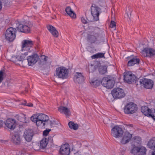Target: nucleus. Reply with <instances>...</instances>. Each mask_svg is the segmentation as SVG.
I'll return each mask as SVG.
<instances>
[{
	"mask_svg": "<svg viewBox=\"0 0 155 155\" xmlns=\"http://www.w3.org/2000/svg\"><path fill=\"white\" fill-rule=\"evenodd\" d=\"M34 42L31 40L25 39L23 40L21 42V55L12 56L10 61L16 64H18V61L24 60L28 54L34 51Z\"/></svg>",
	"mask_w": 155,
	"mask_h": 155,
	"instance_id": "nucleus-1",
	"label": "nucleus"
},
{
	"mask_svg": "<svg viewBox=\"0 0 155 155\" xmlns=\"http://www.w3.org/2000/svg\"><path fill=\"white\" fill-rule=\"evenodd\" d=\"M49 119L48 117L43 114H34L31 117V120L38 126H45Z\"/></svg>",
	"mask_w": 155,
	"mask_h": 155,
	"instance_id": "nucleus-2",
	"label": "nucleus"
},
{
	"mask_svg": "<svg viewBox=\"0 0 155 155\" xmlns=\"http://www.w3.org/2000/svg\"><path fill=\"white\" fill-rule=\"evenodd\" d=\"M12 25L16 27L20 31L27 33L30 32L31 28L33 26L31 22H28L24 25L21 24L17 21H15Z\"/></svg>",
	"mask_w": 155,
	"mask_h": 155,
	"instance_id": "nucleus-3",
	"label": "nucleus"
},
{
	"mask_svg": "<svg viewBox=\"0 0 155 155\" xmlns=\"http://www.w3.org/2000/svg\"><path fill=\"white\" fill-rule=\"evenodd\" d=\"M101 12V9L98 6L93 4L91 7V16L87 17L88 21L92 22L99 20V14Z\"/></svg>",
	"mask_w": 155,
	"mask_h": 155,
	"instance_id": "nucleus-4",
	"label": "nucleus"
},
{
	"mask_svg": "<svg viewBox=\"0 0 155 155\" xmlns=\"http://www.w3.org/2000/svg\"><path fill=\"white\" fill-rule=\"evenodd\" d=\"M69 71L65 67H61L56 68L54 76L57 78L66 79L68 77Z\"/></svg>",
	"mask_w": 155,
	"mask_h": 155,
	"instance_id": "nucleus-5",
	"label": "nucleus"
},
{
	"mask_svg": "<svg viewBox=\"0 0 155 155\" xmlns=\"http://www.w3.org/2000/svg\"><path fill=\"white\" fill-rule=\"evenodd\" d=\"M115 83V78L111 76L104 77L101 81L103 85L108 89L113 88Z\"/></svg>",
	"mask_w": 155,
	"mask_h": 155,
	"instance_id": "nucleus-6",
	"label": "nucleus"
},
{
	"mask_svg": "<svg viewBox=\"0 0 155 155\" xmlns=\"http://www.w3.org/2000/svg\"><path fill=\"white\" fill-rule=\"evenodd\" d=\"M111 94L114 98L117 99L122 98L125 95L123 90L119 87L114 88L111 91Z\"/></svg>",
	"mask_w": 155,
	"mask_h": 155,
	"instance_id": "nucleus-7",
	"label": "nucleus"
},
{
	"mask_svg": "<svg viewBox=\"0 0 155 155\" xmlns=\"http://www.w3.org/2000/svg\"><path fill=\"white\" fill-rule=\"evenodd\" d=\"M137 109L136 105L133 103L131 102L125 105L124 107V112L127 114H132L135 113Z\"/></svg>",
	"mask_w": 155,
	"mask_h": 155,
	"instance_id": "nucleus-8",
	"label": "nucleus"
},
{
	"mask_svg": "<svg viewBox=\"0 0 155 155\" xmlns=\"http://www.w3.org/2000/svg\"><path fill=\"white\" fill-rule=\"evenodd\" d=\"M111 133L112 136L117 138L121 137L123 134V132L121 128L117 125L112 129Z\"/></svg>",
	"mask_w": 155,
	"mask_h": 155,
	"instance_id": "nucleus-9",
	"label": "nucleus"
},
{
	"mask_svg": "<svg viewBox=\"0 0 155 155\" xmlns=\"http://www.w3.org/2000/svg\"><path fill=\"white\" fill-rule=\"evenodd\" d=\"M136 77L132 72L130 71L126 72L124 73V81L127 83L130 84L136 81Z\"/></svg>",
	"mask_w": 155,
	"mask_h": 155,
	"instance_id": "nucleus-10",
	"label": "nucleus"
},
{
	"mask_svg": "<svg viewBox=\"0 0 155 155\" xmlns=\"http://www.w3.org/2000/svg\"><path fill=\"white\" fill-rule=\"evenodd\" d=\"M140 83L143 87L147 89H151L153 85V81L150 79L143 78L140 79Z\"/></svg>",
	"mask_w": 155,
	"mask_h": 155,
	"instance_id": "nucleus-11",
	"label": "nucleus"
},
{
	"mask_svg": "<svg viewBox=\"0 0 155 155\" xmlns=\"http://www.w3.org/2000/svg\"><path fill=\"white\" fill-rule=\"evenodd\" d=\"M39 58L38 55L36 54H34L27 57L28 65L33 66L38 61Z\"/></svg>",
	"mask_w": 155,
	"mask_h": 155,
	"instance_id": "nucleus-12",
	"label": "nucleus"
},
{
	"mask_svg": "<svg viewBox=\"0 0 155 155\" xmlns=\"http://www.w3.org/2000/svg\"><path fill=\"white\" fill-rule=\"evenodd\" d=\"M70 153L69 145L68 143H65L61 146L60 153L61 155H69Z\"/></svg>",
	"mask_w": 155,
	"mask_h": 155,
	"instance_id": "nucleus-13",
	"label": "nucleus"
},
{
	"mask_svg": "<svg viewBox=\"0 0 155 155\" xmlns=\"http://www.w3.org/2000/svg\"><path fill=\"white\" fill-rule=\"evenodd\" d=\"M73 80L75 83L80 84L84 81V77L82 73L76 72L73 78Z\"/></svg>",
	"mask_w": 155,
	"mask_h": 155,
	"instance_id": "nucleus-14",
	"label": "nucleus"
},
{
	"mask_svg": "<svg viewBox=\"0 0 155 155\" xmlns=\"http://www.w3.org/2000/svg\"><path fill=\"white\" fill-rule=\"evenodd\" d=\"M33 136V130L31 129L26 130L24 132L23 137L25 140L28 141H30Z\"/></svg>",
	"mask_w": 155,
	"mask_h": 155,
	"instance_id": "nucleus-15",
	"label": "nucleus"
},
{
	"mask_svg": "<svg viewBox=\"0 0 155 155\" xmlns=\"http://www.w3.org/2000/svg\"><path fill=\"white\" fill-rule=\"evenodd\" d=\"M142 53L144 56L150 57L155 54V51L152 48H146L142 51Z\"/></svg>",
	"mask_w": 155,
	"mask_h": 155,
	"instance_id": "nucleus-16",
	"label": "nucleus"
},
{
	"mask_svg": "<svg viewBox=\"0 0 155 155\" xmlns=\"http://www.w3.org/2000/svg\"><path fill=\"white\" fill-rule=\"evenodd\" d=\"M127 58L129 60L127 64L128 66H132L135 64H139V63L140 59L136 56L133 57V56H131L128 57Z\"/></svg>",
	"mask_w": 155,
	"mask_h": 155,
	"instance_id": "nucleus-17",
	"label": "nucleus"
},
{
	"mask_svg": "<svg viewBox=\"0 0 155 155\" xmlns=\"http://www.w3.org/2000/svg\"><path fill=\"white\" fill-rule=\"evenodd\" d=\"M14 22H12L11 25L12 26H10V42H13L16 38V33L17 32L16 27L12 25Z\"/></svg>",
	"mask_w": 155,
	"mask_h": 155,
	"instance_id": "nucleus-18",
	"label": "nucleus"
},
{
	"mask_svg": "<svg viewBox=\"0 0 155 155\" xmlns=\"http://www.w3.org/2000/svg\"><path fill=\"white\" fill-rule=\"evenodd\" d=\"M12 141L16 145H19L21 143V139L19 134L17 132H15L12 136Z\"/></svg>",
	"mask_w": 155,
	"mask_h": 155,
	"instance_id": "nucleus-19",
	"label": "nucleus"
},
{
	"mask_svg": "<svg viewBox=\"0 0 155 155\" xmlns=\"http://www.w3.org/2000/svg\"><path fill=\"white\" fill-rule=\"evenodd\" d=\"M132 137V135L128 132H126L123 137L121 141V143L123 144H125L128 143Z\"/></svg>",
	"mask_w": 155,
	"mask_h": 155,
	"instance_id": "nucleus-20",
	"label": "nucleus"
},
{
	"mask_svg": "<svg viewBox=\"0 0 155 155\" xmlns=\"http://www.w3.org/2000/svg\"><path fill=\"white\" fill-rule=\"evenodd\" d=\"M147 145L150 148L155 150V137H153L150 140ZM152 155H155V151L152 153Z\"/></svg>",
	"mask_w": 155,
	"mask_h": 155,
	"instance_id": "nucleus-21",
	"label": "nucleus"
},
{
	"mask_svg": "<svg viewBox=\"0 0 155 155\" xmlns=\"http://www.w3.org/2000/svg\"><path fill=\"white\" fill-rule=\"evenodd\" d=\"M58 111L61 113L64 114L66 116H69L71 115V112L70 109L65 107L60 106L58 107Z\"/></svg>",
	"mask_w": 155,
	"mask_h": 155,
	"instance_id": "nucleus-22",
	"label": "nucleus"
},
{
	"mask_svg": "<svg viewBox=\"0 0 155 155\" xmlns=\"http://www.w3.org/2000/svg\"><path fill=\"white\" fill-rule=\"evenodd\" d=\"M47 27L48 30L54 37L57 38L58 37V32L54 26L51 25H48Z\"/></svg>",
	"mask_w": 155,
	"mask_h": 155,
	"instance_id": "nucleus-23",
	"label": "nucleus"
},
{
	"mask_svg": "<svg viewBox=\"0 0 155 155\" xmlns=\"http://www.w3.org/2000/svg\"><path fill=\"white\" fill-rule=\"evenodd\" d=\"M48 59V57L47 56H45L44 55L41 56V58L40 60L39 64L41 65H48V66L47 67V68H49L51 63H47V59Z\"/></svg>",
	"mask_w": 155,
	"mask_h": 155,
	"instance_id": "nucleus-24",
	"label": "nucleus"
},
{
	"mask_svg": "<svg viewBox=\"0 0 155 155\" xmlns=\"http://www.w3.org/2000/svg\"><path fill=\"white\" fill-rule=\"evenodd\" d=\"M141 111L145 115L148 116L151 113V110L147 106H143L141 107Z\"/></svg>",
	"mask_w": 155,
	"mask_h": 155,
	"instance_id": "nucleus-25",
	"label": "nucleus"
},
{
	"mask_svg": "<svg viewBox=\"0 0 155 155\" xmlns=\"http://www.w3.org/2000/svg\"><path fill=\"white\" fill-rule=\"evenodd\" d=\"M65 11L67 14L72 18H75L76 17L75 13L72 10L69 6L66 8Z\"/></svg>",
	"mask_w": 155,
	"mask_h": 155,
	"instance_id": "nucleus-26",
	"label": "nucleus"
},
{
	"mask_svg": "<svg viewBox=\"0 0 155 155\" xmlns=\"http://www.w3.org/2000/svg\"><path fill=\"white\" fill-rule=\"evenodd\" d=\"M16 118L21 122L24 123H26L27 121L26 120V117L25 114H22L20 115H17L15 116Z\"/></svg>",
	"mask_w": 155,
	"mask_h": 155,
	"instance_id": "nucleus-27",
	"label": "nucleus"
},
{
	"mask_svg": "<svg viewBox=\"0 0 155 155\" xmlns=\"http://www.w3.org/2000/svg\"><path fill=\"white\" fill-rule=\"evenodd\" d=\"M49 141L47 138H44L41 140L40 143V148L41 149L45 148L47 146L48 142Z\"/></svg>",
	"mask_w": 155,
	"mask_h": 155,
	"instance_id": "nucleus-28",
	"label": "nucleus"
},
{
	"mask_svg": "<svg viewBox=\"0 0 155 155\" xmlns=\"http://www.w3.org/2000/svg\"><path fill=\"white\" fill-rule=\"evenodd\" d=\"M68 126L69 127L75 130H77L78 127V125L77 124L74 123L72 121H70L68 123Z\"/></svg>",
	"mask_w": 155,
	"mask_h": 155,
	"instance_id": "nucleus-29",
	"label": "nucleus"
},
{
	"mask_svg": "<svg viewBox=\"0 0 155 155\" xmlns=\"http://www.w3.org/2000/svg\"><path fill=\"white\" fill-rule=\"evenodd\" d=\"M107 68L106 66H100L99 68L100 73L101 74H106L107 72Z\"/></svg>",
	"mask_w": 155,
	"mask_h": 155,
	"instance_id": "nucleus-30",
	"label": "nucleus"
},
{
	"mask_svg": "<svg viewBox=\"0 0 155 155\" xmlns=\"http://www.w3.org/2000/svg\"><path fill=\"white\" fill-rule=\"evenodd\" d=\"M17 125V122L15 119H10V129H14Z\"/></svg>",
	"mask_w": 155,
	"mask_h": 155,
	"instance_id": "nucleus-31",
	"label": "nucleus"
},
{
	"mask_svg": "<svg viewBox=\"0 0 155 155\" xmlns=\"http://www.w3.org/2000/svg\"><path fill=\"white\" fill-rule=\"evenodd\" d=\"M139 150L138 152V155H145L147 151L145 147H139Z\"/></svg>",
	"mask_w": 155,
	"mask_h": 155,
	"instance_id": "nucleus-32",
	"label": "nucleus"
},
{
	"mask_svg": "<svg viewBox=\"0 0 155 155\" xmlns=\"http://www.w3.org/2000/svg\"><path fill=\"white\" fill-rule=\"evenodd\" d=\"M104 54L105 53H98L93 55L91 57L93 59L104 58Z\"/></svg>",
	"mask_w": 155,
	"mask_h": 155,
	"instance_id": "nucleus-33",
	"label": "nucleus"
},
{
	"mask_svg": "<svg viewBox=\"0 0 155 155\" xmlns=\"http://www.w3.org/2000/svg\"><path fill=\"white\" fill-rule=\"evenodd\" d=\"M99 35L97 33H95L91 36L90 39L92 43L94 42L98 38Z\"/></svg>",
	"mask_w": 155,
	"mask_h": 155,
	"instance_id": "nucleus-34",
	"label": "nucleus"
},
{
	"mask_svg": "<svg viewBox=\"0 0 155 155\" xmlns=\"http://www.w3.org/2000/svg\"><path fill=\"white\" fill-rule=\"evenodd\" d=\"M139 150V147H134L131 150V152L134 155H138V152Z\"/></svg>",
	"mask_w": 155,
	"mask_h": 155,
	"instance_id": "nucleus-35",
	"label": "nucleus"
},
{
	"mask_svg": "<svg viewBox=\"0 0 155 155\" xmlns=\"http://www.w3.org/2000/svg\"><path fill=\"white\" fill-rule=\"evenodd\" d=\"M6 39L10 41V28H8L5 34Z\"/></svg>",
	"mask_w": 155,
	"mask_h": 155,
	"instance_id": "nucleus-36",
	"label": "nucleus"
},
{
	"mask_svg": "<svg viewBox=\"0 0 155 155\" xmlns=\"http://www.w3.org/2000/svg\"><path fill=\"white\" fill-rule=\"evenodd\" d=\"M54 121H52L50 120H49V119L46 122L45 125L47 126H50L52 127L54 126Z\"/></svg>",
	"mask_w": 155,
	"mask_h": 155,
	"instance_id": "nucleus-37",
	"label": "nucleus"
},
{
	"mask_svg": "<svg viewBox=\"0 0 155 155\" xmlns=\"http://www.w3.org/2000/svg\"><path fill=\"white\" fill-rule=\"evenodd\" d=\"M11 49L12 51H15L16 49V46L13 42H10V49Z\"/></svg>",
	"mask_w": 155,
	"mask_h": 155,
	"instance_id": "nucleus-38",
	"label": "nucleus"
},
{
	"mask_svg": "<svg viewBox=\"0 0 155 155\" xmlns=\"http://www.w3.org/2000/svg\"><path fill=\"white\" fill-rule=\"evenodd\" d=\"M89 68L90 72H92L95 70V66L93 64H91L89 66Z\"/></svg>",
	"mask_w": 155,
	"mask_h": 155,
	"instance_id": "nucleus-39",
	"label": "nucleus"
},
{
	"mask_svg": "<svg viewBox=\"0 0 155 155\" xmlns=\"http://www.w3.org/2000/svg\"><path fill=\"white\" fill-rule=\"evenodd\" d=\"M4 72L2 70L0 71V83H1L3 79V75Z\"/></svg>",
	"mask_w": 155,
	"mask_h": 155,
	"instance_id": "nucleus-40",
	"label": "nucleus"
},
{
	"mask_svg": "<svg viewBox=\"0 0 155 155\" xmlns=\"http://www.w3.org/2000/svg\"><path fill=\"white\" fill-rule=\"evenodd\" d=\"M87 18H85L84 17H82L81 18V20L82 22L84 24H85L87 23V20H87Z\"/></svg>",
	"mask_w": 155,
	"mask_h": 155,
	"instance_id": "nucleus-41",
	"label": "nucleus"
},
{
	"mask_svg": "<svg viewBox=\"0 0 155 155\" xmlns=\"http://www.w3.org/2000/svg\"><path fill=\"white\" fill-rule=\"evenodd\" d=\"M24 103H23L21 104L24 105H26L29 107H33V104H32L31 103H27L26 102V101H24Z\"/></svg>",
	"mask_w": 155,
	"mask_h": 155,
	"instance_id": "nucleus-42",
	"label": "nucleus"
},
{
	"mask_svg": "<svg viewBox=\"0 0 155 155\" xmlns=\"http://www.w3.org/2000/svg\"><path fill=\"white\" fill-rule=\"evenodd\" d=\"M5 124L6 126L9 129L10 128V119H8L5 122Z\"/></svg>",
	"mask_w": 155,
	"mask_h": 155,
	"instance_id": "nucleus-43",
	"label": "nucleus"
},
{
	"mask_svg": "<svg viewBox=\"0 0 155 155\" xmlns=\"http://www.w3.org/2000/svg\"><path fill=\"white\" fill-rule=\"evenodd\" d=\"M148 116L152 117L153 119L155 120V111L152 113V111Z\"/></svg>",
	"mask_w": 155,
	"mask_h": 155,
	"instance_id": "nucleus-44",
	"label": "nucleus"
},
{
	"mask_svg": "<svg viewBox=\"0 0 155 155\" xmlns=\"http://www.w3.org/2000/svg\"><path fill=\"white\" fill-rule=\"evenodd\" d=\"M135 141L137 143H139V142L141 141V139L140 137H136L134 138Z\"/></svg>",
	"mask_w": 155,
	"mask_h": 155,
	"instance_id": "nucleus-45",
	"label": "nucleus"
},
{
	"mask_svg": "<svg viewBox=\"0 0 155 155\" xmlns=\"http://www.w3.org/2000/svg\"><path fill=\"white\" fill-rule=\"evenodd\" d=\"M97 81H91V82H90V83L92 86L96 87L97 86V85H96V84L97 83Z\"/></svg>",
	"mask_w": 155,
	"mask_h": 155,
	"instance_id": "nucleus-46",
	"label": "nucleus"
},
{
	"mask_svg": "<svg viewBox=\"0 0 155 155\" xmlns=\"http://www.w3.org/2000/svg\"><path fill=\"white\" fill-rule=\"evenodd\" d=\"M116 26L115 22L114 21H111L110 25V26L111 28H113Z\"/></svg>",
	"mask_w": 155,
	"mask_h": 155,
	"instance_id": "nucleus-47",
	"label": "nucleus"
},
{
	"mask_svg": "<svg viewBox=\"0 0 155 155\" xmlns=\"http://www.w3.org/2000/svg\"><path fill=\"white\" fill-rule=\"evenodd\" d=\"M50 130H51L49 129L48 130H46L44 131L43 132V135L46 136H47Z\"/></svg>",
	"mask_w": 155,
	"mask_h": 155,
	"instance_id": "nucleus-48",
	"label": "nucleus"
},
{
	"mask_svg": "<svg viewBox=\"0 0 155 155\" xmlns=\"http://www.w3.org/2000/svg\"><path fill=\"white\" fill-rule=\"evenodd\" d=\"M81 153V152L79 151H78L76 153H74V155H82Z\"/></svg>",
	"mask_w": 155,
	"mask_h": 155,
	"instance_id": "nucleus-49",
	"label": "nucleus"
},
{
	"mask_svg": "<svg viewBox=\"0 0 155 155\" xmlns=\"http://www.w3.org/2000/svg\"><path fill=\"white\" fill-rule=\"evenodd\" d=\"M3 123L2 121L0 120V127H2V126Z\"/></svg>",
	"mask_w": 155,
	"mask_h": 155,
	"instance_id": "nucleus-50",
	"label": "nucleus"
},
{
	"mask_svg": "<svg viewBox=\"0 0 155 155\" xmlns=\"http://www.w3.org/2000/svg\"><path fill=\"white\" fill-rule=\"evenodd\" d=\"M2 4L1 2L0 1V10H1L2 8Z\"/></svg>",
	"mask_w": 155,
	"mask_h": 155,
	"instance_id": "nucleus-51",
	"label": "nucleus"
},
{
	"mask_svg": "<svg viewBox=\"0 0 155 155\" xmlns=\"http://www.w3.org/2000/svg\"><path fill=\"white\" fill-rule=\"evenodd\" d=\"M111 95H109L108 96V98H109V97H111Z\"/></svg>",
	"mask_w": 155,
	"mask_h": 155,
	"instance_id": "nucleus-52",
	"label": "nucleus"
},
{
	"mask_svg": "<svg viewBox=\"0 0 155 155\" xmlns=\"http://www.w3.org/2000/svg\"><path fill=\"white\" fill-rule=\"evenodd\" d=\"M127 16L128 17H129V18H130V17H129V15H128V13H127Z\"/></svg>",
	"mask_w": 155,
	"mask_h": 155,
	"instance_id": "nucleus-53",
	"label": "nucleus"
},
{
	"mask_svg": "<svg viewBox=\"0 0 155 155\" xmlns=\"http://www.w3.org/2000/svg\"><path fill=\"white\" fill-rule=\"evenodd\" d=\"M25 91L26 92H28V91L26 89H25Z\"/></svg>",
	"mask_w": 155,
	"mask_h": 155,
	"instance_id": "nucleus-54",
	"label": "nucleus"
},
{
	"mask_svg": "<svg viewBox=\"0 0 155 155\" xmlns=\"http://www.w3.org/2000/svg\"><path fill=\"white\" fill-rule=\"evenodd\" d=\"M50 140H51V138H50Z\"/></svg>",
	"mask_w": 155,
	"mask_h": 155,
	"instance_id": "nucleus-55",
	"label": "nucleus"
}]
</instances>
